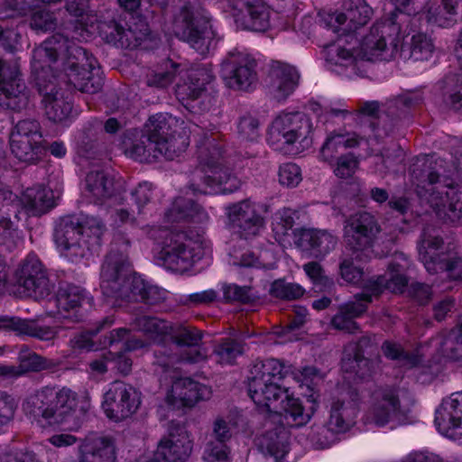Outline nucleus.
Here are the masks:
<instances>
[{
	"label": "nucleus",
	"mask_w": 462,
	"mask_h": 462,
	"mask_svg": "<svg viewBox=\"0 0 462 462\" xmlns=\"http://www.w3.org/2000/svg\"><path fill=\"white\" fill-rule=\"evenodd\" d=\"M356 404L353 402L334 401L330 408L328 430L339 433L349 429L357 414Z\"/></svg>",
	"instance_id": "obj_39"
},
{
	"label": "nucleus",
	"mask_w": 462,
	"mask_h": 462,
	"mask_svg": "<svg viewBox=\"0 0 462 462\" xmlns=\"http://www.w3.org/2000/svg\"><path fill=\"white\" fill-rule=\"evenodd\" d=\"M312 122L308 116L300 112H282L269 128L268 143L275 150H282L285 145L305 150L312 143Z\"/></svg>",
	"instance_id": "obj_7"
},
{
	"label": "nucleus",
	"mask_w": 462,
	"mask_h": 462,
	"mask_svg": "<svg viewBox=\"0 0 462 462\" xmlns=\"http://www.w3.org/2000/svg\"><path fill=\"white\" fill-rule=\"evenodd\" d=\"M210 251L200 233H168L157 258L167 269L182 273Z\"/></svg>",
	"instance_id": "obj_6"
},
{
	"label": "nucleus",
	"mask_w": 462,
	"mask_h": 462,
	"mask_svg": "<svg viewBox=\"0 0 462 462\" xmlns=\"http://www.w3.org/2000/svg\"><path fill=\"white\" fill-rule=\"evenodd\" d=\"M21 200L27 213L33 216L42 215L54 207L52 191L42 185L28 188Z\"/></svg>",
	"instance_id": "obj_37"
},
{
	"label": "nucleus",
	"mask_w": 462,
	"mask_h": 462,
	"mask_svg": "<svg viewBox=\"0 0 462 462\" xmlns=\"http://www.w3.org/2000/svg\"><path fill=\"white\" fill-rule=\"evenodd\" d=\"M435 424L438 430L448 435L451 430H462V392L455 393L437 409Z\"/></svg>",
	"instance_id": "obj_30"
},
{
	"label": "nucleus",
	"mask_w": 462,
	"mask_h": 462,
	"mask_svg": "<svg viewBox=\"0 0 462 462\" xmlns=\"http://www.w3.org/2000/svg\"><path fill=\"white\" fill-rule=\"evenodd\" d=\"M129 245L125 233L115 234L112 248L102 264L100 287L106 297L142 300L147 284L132 272L127 255Z\"/></svg>",
	"instance_id": "obj_4"
},
{
	"label": "nucleus",
	"mask_w": 462,
	"mask_h": 462,
	"mask_svg": "<svg viewBox=\"0 0 462 462\" xmlns=\"http://www.w3.org/2000/svg\"><path fill=\"white\" fill-rule=\"evenodd\" d=\"M300 217H305V215L290 208H283L275 214V220L285 230L317 231L316 229H310L301 226Z\"/></svg>",
	"instance_id": "obj_58"
},
{
	"label": "nucleus",
	"mask_w": 462,
	"mask_h": 462,
	"mask_svg": "<svg viewBox=\"0 0 462 462\" xmlns=\"http://www.w3.org/2000/svg\"><path fill=\"white\" fill-rule=\"evenodd\" d=\"M289 370L278 359L270 358L254 363L248 376V393L253 402L270 412L284 413L295 426L306 424L311 414L304 411L299 399L289 394L280 383Z\"/></svg>",
	"instance_id": "obj_2"
},
{
	"label": "nucleus",
	"mask_w": 462,
	"mask_h": 462,
	"mask_svg": "<svg viewBox=\"0 0 462 462\" xmlns=\"http://www.w3.org/2000/svg\"><path fill=\"white\" fill-rule=\"evenodd\" d=\"M376 342L374 336H363L356 342H350L345 346L343 356H361L365 353H372L376 350Z\"/></svg>",
	"instance_id": "obj_60"
},
{
	"label": "nucleus",
	"mask_w": 462,
	"mask_h": 462,
	"mask_svg": "<svg viewBox=\"0 0 462 462\" xmlns=\"http://www.w3.org/2000/svg\"><path fill=\"white\" fill-rule=\"evenodd\" d=\"M236 428V422L229 415L217 416L211 424L212 438L207 444H213V446H223L225 449H229L227 442L233 437V431Z\"/></svg>",
	"instance_id": "obj_47"
},
{
	"label": "nucleus",
	"mask_w": 462,
	"mask_h": 462,
	"mask_svg": "<svg viewBox=\"0 0 462 462\" xmlns=\"http://www.w3.org/2000/svg\"><path fill=\"white\" fill-rule=\"evenodd\" d=\"M373 14L372 8L365 0H346L343 12L328 14L326 18L328 27L334 32L354 35L352 32L368 23Z\"/></svg>",
	"instance_id": "obj_15"
},
{
	"label": "nucleus",
	"mask_w": 462,
	"mask_h": 462,
	"mask_svg": "<svg viewBox=\"0 0 462 462\" xmlns=\"http://www.w3.org/2000/svg\"><path fill=\"white\" fill-rule=\"evenodd\" d=\"M460 0H441L436 6L431 5L426 14L429 23L439 27L453 26L457 21Z\"/></svg>",
	"instance_id": "obj_44"
},
{
	"label": "nucleus",
	"mask_w": 462,
	"mask_h": 462,
	"mask_svg": "<svg viewBox=\"0 0 462 462\" xmlns=\"http://www.w3.org/2000/svg\"><path fill=\"white\" fill-rule=\"evenodd\" d=\"M434 50L433 42L427 34L416 32L402 42L401 56L405 60L422 61L431 58Z\"/></svg>",
	"instance_id": "obj_40"
},
{
	"label": "nucleus",
	"mask_w": 462,
	"mask_h": 462,
	"mask_svg": "<svg viewBox=\"0 0 462 462\" xmlns=\"http://www.w3.org/2000/svg\"><path fill=\"white\" fill-rule=\"evenodd\" d=\"M346 228H349V231H373L377 229V224L372 214L358 212L348 218Z\"/></svg>",
	"instance_id": "obj_62"
},
{
	"label": "nucleus",
	"mask_w": 462,
	"mask_h": 462,
	"mask_svg": "<svg viewBox=\"0 0 462 462\" xmlns=\"http://www.w3.org/2000/svg\"><path fill=\"white\" fill-rule=\"evenodd\" d=\"M401 42L400 27L392 21L376 23L370 32L359 41L356 35L340 39L330 51L336 65L355 69L361 60H385L395 58Z\"/></svg>",
	"instance_id": "obj_3"
},
{
	"label": "nucleus",
	"mask_w": 462,
	"mask_h": 462,
	"mask_svg": "<svg viewBox=\"0 0 462 462\" xmlns=\"http://www.w3.org/2000/svg\"><path fill=\"white\" fill-rule=\"evenodd\" d=\"M256 61L244 51H230L221 64L226 84L234 89L247 90L256 81Z\"/></svg>",
	"instance_id": "obj_14"
},
{
	"label": "nucleus",
	"mask_w": 462,
	"mask_h": 462,
	"mask_svg": "<svg viewBox=\"0 0 462 462\" xmlns=\"http://www.w3.org/2000/svg\"><path fill=\"white\" fill-rule=\"evenodd\" d=\"M79 462H116L113 440L97 434L88 435L79 445Z\"/></svg>",
	"instance_id": "obj_27"
},
{
	"label": "nucleus",
	"mask_w": 462,
	"mask_h": 462,
	"mask_svg": "<svg viewBox=\"0 0 462 462\" xmlns=\"http://www.w3.org/2000/svg\"><path fill=\"white\" fill-rule=\"evenodd\" d=\"M373 235L374 233H346V247L352 252L356 260L362 261L370 256V248H373Z\"/></svg>",
	"instance_id": "obj_51"
},
{
	"label": "nucleus",
	"mask_w": 462,
	"mask_h": 462,
	"mask_svg": "<svg viewBox=\"0 0 462 462\" xmlns=\"http://www.w3.org/2000/svg\"><path fill=\"white\" fill-rule=\"evenodd\" d=\"M428 202L443 222H456L462 218V187L450 184L438 186L430 192Z\"/></svg>",
	"instance_id": "obj_17"
},
{
	"label": "nucleus",
	"mask_w": 462,
	"mask_h": 462,
	"mask_svg": "<svg viewBox=\"0 0 462 462\" xmlns=\"http://www.w3.org/2000/svg\"><path fill=\"white\" fill-rule=\"evenodd\" d=\"M172 31L177 37L187 42L200 53L208 51L215 37L208 14L190 4H185L175 14Z\"/></svg>",
	"instance_id": "obj_9"
},
{
	"label": "nucleus",
	"mask_w": 462,
	"mask_h": 462,
	"mask_svg": "<svg viewBox=\"0 0 462 462\" xmlns=\"http://www.w3.org/2000/svg\"><path fill=\"white\" fill-rule=\"evenodd\" d=\"M446 102L455 109L462 107V69L457 75L447 79Z\"/></svg>",
	"instance_id": "obj_61"
},
{
	"label": "nucleus",
	"mask_w": 462,
	"mask_h": 462,
	"mask_svg": "<svg viewBox=\"0 0 462 462\" xmlns=\"http://www.w3.org/2000/svg\"><path fill=\"white\" fill-rule=\"evenodd\" d=\"M208 218L207 212L191 199L178 198L165 214L169 223H203Z\"/></svg>",
	"instance_id": "obj_34"
},
{
	"label": "nucleus",
	"mask_w": 462,
	"mask_h": 462,
	"mask_svg": "<svg viewBox=\"0 0 462 462\" xmlns=\"http://www.w3.org/2000/svg\"><path fill=\"white\" fill-rule=\"evenodd\" d=\"M140 402L138 393L132 385L116 381L105 393L102 408L107 418L121 421L135 413Z\"/></svg>",
	"instance_id": "obj_13"
},
{
	"label": "nucleus",
	"mask_w": 462,
	"mask_h": 462,
	"mask_svg": "<svg viewBox=\"0 0 462 462\" xmlns=\"http://www.w3.org/2000/svg\"><path fill=\"white\" fill-rule=\"evenodd\" d=\"M29 100L18 64L0 60V108L19 111L27 107Z\"/></svg>",
	"instance_id": "obj_11"
},
{
	"label": "nucleus",
	"mask_w": 462,
	"mask_h": 462,
	"mask_svg": "<svg viewBox=\"0 0 462 462\" xmlns=\"http://www.w3.org/2000/svg\"><path fill=\"white\" fill-rule=\"evenodd\" d=\"M18 369L21 376L30 372H40L49 369L51 361L32 351L27 346H22L18 352Z\"/></svg>",
	"instance_id": "obj_50"
},
{
	"label": "nucleus",
	"mask_w": 462,
	"mask_h": 462,
	"mask_svg": "<svg viewBox=\"0 0 462 462\" xmlns=\"http://www.w3.org/2000/svg\"><path fill=\"white\" fill-rule=\"evenodd\" d=\"M165 71L155 72L147 80L149 86L165 88L176 78V96L180 100L197 99L210 81L211 76L205 69H187L183 65L171 60L165 62Z\"/></svg>",
	"instance_id": "obj_8"
},
{
	"label": "nucleus",
	"mask_w": 462,
	"mask_h": 462,
	"mask_svg": "<svg viewBox=\"0 0 462 462\" xmlns=\"http://www.w3.org/2000/svg\"><path fill=\"white\" fill-rule=\"evenodd\" d=\"M354 299L355 300L338 306L337 312L333 316L330 321L331 326L335 329L350 334L359 330V326L355 319L362 316L367 310L368 303L371 302V295L363 292L356 294Z\"/></svg>",
	"instance_id": "obj_25"
},
{
	"label": "nucleus",
	"mask_w": 462,
	"mask_h": 462,
	"mask_svg": "<svg viewBox=\"0 0 462 462\" xmlns=\"http://www.w3.org/2000/svg\"><path fill=\"white\" fill-rule=\"evenodd\" d=\"M266 210V205L249 199L230 204L226 207L227 226L229 228L244 231L263 228L265 221L263 214Z\"/></svg>",
	"instance_id": "obj_18"
},
{
	"label": "nucleus",
	"mask_w": 462,
	"mask_h": 462,
	"mask_svg": "<svg viewBox=\"0 0 462 462\" xmlns=\"http://www.w3.org/2000/svg\"><path fill=\"white\" fill-rule=\"evenodd\" d=\"M270 292L275 298L292 300L300 298L304 290L299 284L286 282L284 280H277L273 282Z\"/></svg>",
	"instance_id": "obj_59"
},
{
	"label": "nucleus",
	"mask_w": 462,
	"mask_h": 462,
	"mask_svg": "<svg viewBox=\"0 0 462 462\" xmlns=\"http://www.w3.org/2000/svg\"><path fill=\"white\" fill-rule=\"evenodd\" d=\"M384 356L398 361L402 365L413 367L421 362V357L414 353L405 352L402 345L393 341H384L382 345Z\"/></svg>",
	"instance_id": "obj_53"
},
{
	"label": "nucleus",
	"mask_w": 462,
	"mask_h": 462,
	"mask_svg": "<svg viewBox=\"0 0 462 462\" xmlns=\"http://www.w3.org/2000/svg\"><path fill=\"white\" fill-rule=\"evenodd\" d=\"M341 367L345 373L355 374L361 380L371 378L377 372V363L365 356H342Z\"/></svg>",
	"instance_id": "obj_48"
},
{
	"label": "nucleus",
	"mask_w": 462,
	"mask_h": 462,
	"mask_svg": "<svg viewBox=\"0 0 462 462\" xmlns=\"http://www.w3.org/2000/svg\"><path fill=\"white\" fill-rule=\"evenodd\" d=\"M32 69L40 85L51 72L52 79H59L81 92L94 94L103 85L96 58L60 33L33 50Z\"/></svg>",
	"instance_id": "obj_1"
},
{
	"label": "nucleus",
	"mask_w": 462,
	"mask_h": 462,
	"mask_svg": "<svg viewBox=\"0 0 462 462\" xmlns=\"http://www.w3.org/2000/svg\"><path fill=\"white\" fill-rule=\"evenodd\" d=\"M77 393L63 387L45 386L30 394L23 404L26 415L42 426L59 427L67 422L78 406Z\"/></svg>",
	"instance_id": "obj_5"
},
{
	"label": "nucleus",
	"mask_w": 462,
	"mask_h": 462,
	"mask_svg": "<svg viewBox=\"0 0 462 462\" xmlns=\"http://www.w3.org/2000/svg\"><path fill=\"white\" fill-rule=\"evenodd\" d=\"M184 150V142L182 143V146L171 144V146L163 148L162 146L158 145L147 135L142 136L140 139L133 142L130 146H126L125 153L126 156L141 162H152L160 157H163L167 160H173Z\"/></svg>",
	"instance_id": "obj_23"
},
{
	"label": "nucleus",
	"mask_w": 462,
	"mask_h": 462,
	"mask_svg": "<svg viewBox=\"0 0 462 462\" xmlns=\"http://www.w3.org/2000/svg\"><path fill=\"white\" fill-rule=\"evenodd\" d=\"M148 32L147 24L142 21L127 27L121 23L112 21L101 29V33L108 43L124 49H134L139 46Z\"/></svg>",
	"instance_id": "obj_24"
},
{
	"label": "nucleus",
	"mask_w": 462,
	"mask_h": 462,
	"mask_svg": "<svg viewBox=\"0 0 462 462\" xmlns=\"http://www.w3.org/2000/svg\"><path fill=\"white\" fill-rule=\"evenodd\" d=\"M271 75L272 94L278 101L284 100L293 92L300 78L295 68L279 61L273 65Z\"/></svg>",
	"instance_id": "obj_32"
},
{
	"label": "nucleus",
	"mask_w": 462,
	"mask_h": 462,
	"mask_svg": "<svg viewBox=\"0 0 462 462\" xmlns=\"http://www.w3.org/2000/svg\"><path fill=\"white\" fill-rule=\"evenodd\" d=\"M355 257L344 258L339 264L340 275L344 281L352 284H359L366 290L365 284L369 281L365 279L361 267L354 263Z\"/></svg>",
	"instance_id": "obj_57"
},
{
	"label": "nucleus",
	"mask_w": 462,
	"mask_h": 462,
	"mask_svg": "<svg viewBox=\"0 0 462 462\" xmlns=\"http://www.w3.org/2000/svg\"><path fill=\"white\" fill-rule=\"evenodd\" d=\"M462 173V155L457 159V165L454 168V172L446 174L444 161L440 158L435 159L433 156H423L417 159V164L412 171L414 178L420 182L428 181L430 184L437 183L440 175L450 177L452 175Z\"/></svg>",
	"instance_id": "obj_31"
},
{
	"label": "nucleus",
	"mask_w": 462,
	"mask_h": 462,
	"mask_svg": "<svg viewBox=\"0 0 462 462\" xmlns=\"http://www.w3.org/2000/svg\"><path fill=\"white\" fill-rule=\"evenodd\" d=\"M244 346L241 342L226 338L222 340L214 349L216 362L222 365H232L236 358L242 355Z\"/></svg>",
	"instance_id": "obj_54"
},
{
	"label": "nucleus",
	"mask_w": 462,
	"mask_h": 462,
	"mask_svg": "<svg viewBox=\"0 0 462 462\" xmlns=\"http://www.w3.org/2000/svg\"><path fill=\"white\" fill-rule=\"evenodd\" d=\"M334 174L340 179L351 178L359 167V160L353 153H346L335 158L330 164Z\"/></svg>",
	"instance_id": "obj_56"
},
{
	"label": "nucleus",
	"mask_w": 462,
	"mask_h": 462,
	"mask_svg": "<svg viewBox=\"0 0 462 462\" xmlns=\"http://www.w3.org/2000/svg\"><path fill=\"white\" fill-rule=\"evenodd\" d=\"M125 190V180L121 178L116 179L105 170H91L85 178L84 193L94 202H102Z\"/></svg>",
	"instance_id": "obj_22"
},
{
	"label": "nucleus",
	"mask_w": 462,
	"mask_h": 462,
	"mask_svg": "<svg viewBox=\"0 0 462 462\" xmlns=\"http://www.w3.org/2000/svg\"><path fill=\"white\" fill-rule=\"evenodd\" d=\"M171 340L174 348L184 355L188 363H197L206 359L207 351L201 346L202 333L194 327L180 324L172 325Z\"/></svg>",
	"instance_id": "obj_20"
},
{
	"label": "nucleus",
	"mask_w": 462,
	"mask_h": 462,
	"mask_svg": "<svg viewBox=\"0 0 462 462\" xmlns=\"http://www.w3.org/2000/svg\"><path fill=\"white\" fill-rule=\"evenodd\" d=\"M192 439L183 428H178L163 437L155 452L156 462H184L191 454Z\"/></svg>",
	"instance_id": "obj_21"
},
{
	"label": "nucleus",
	"mask_w": 462,
	"mask_h": 462,
	"mask_svg": "<svg viewBox=\"0 0 462 462\" xmlns=\"http://www.w3.org/2000/svg\"><path fill=\"white\" fill-rule=\"evenodd\" d=\"M179 125L180 120L171 115H154L149 118L146 125L148 136L163 148L169 147L171 144L182 146L183 142L186 147L188 143L185 138L181 137L179 140L175 137L176 128Z\"/></svg>",
	"instance_id": "obj_26"
},
{
	"label": "nucleus",
	"mask_w": 462,
	"mask_h": 462,
	"mask_svg": "<svg viewBox=\"0 0 462 462\" xmlns=\"http://www.w3.org/2000/svg\"><path fill=\"white\" fill-rule=\"evenodd\" d=\"M359 143L356 134L343 130L329 133L320 149V158L331 164L339 151L353 148Z\"/></svg>",
	"instance_id": "obj_38"
},
{
	"label": "nucleus",
	"mask_w": 462,
	"mask_h": 462,
	"mask_svg": "<svg viewBox=\"0 0 462 462\" xmlns=\"http://www.w3.org/2000/svg\"><path fill=\"white\" fill-rule=\"evenodd\" d=\"M293 236L297 247L315 258L325 256L336 245L330 233H293Z\"/></svg>",
	"instance_id": "obj_35"
},
{
	"label": "nucleus",
	"mask_w": 462,
	"mask_h": 462,
	"mask_svg": "<svg viewBox=\"0 0 462 462\" xmlns=\"http://www.w3.org/2000/svg\"><path fill=\"white\" fill-rule=\"evenodd\" d=\"M400 264L391 263L389 265V278L386 279L383 276H379L377 280L369 279L365 284L368 294L378 295L383 287L390 290L394 293L402 292L403 289L407 286V278L401 274Z\"/></svg>",
	"instance_id": "obj_42"
},
{
	"label": "nucleus",
	"mask_w": 462,
	"mask_h": 462,
	"mask_svg": "<svg viewBox=\"0 0 462 462\" xmlns=\"http://www.w3.org/2000/svg\"><path fill=\"white\" fill-rule=\"evenodd\" d=\"M133 324L137 330L156 343H162L166 336H170L172 327L171 322L152 316L136 317Z\"/></svg>",
	"instance_id": "obj_43"
},
{
	"label": "nucleus",
	"mask_w": 462,
	"mask_h": 462,
	"mask_svg": "<svg viewBox=\"0 0 462 462\" xmlns=\"http://www.w3.org/2000/svg\"><path fill=\"white\" fill-rule=\"evenodd\" d=\"M10 141L12 152L18 160L25 162H37L44 152L42 139L33 141L31 138L11 136Z\"/></svg>",
	"instance_id": "obj_45"
},
{
	"label": "nucleus",
	"mask_w": 462,
	"mask_h": 462,
	"mask_svg": "<svg viewBox=\"0 0 462 462\" xmlns=\"http://www.w3.org/2000/svg\"><path fill=\"white\" fill-rule=\"evenodd\" d=\"M210 396L211 390L207 385L190 378H179L173 381L166 395V402L176 409L191 408Z\"/></svg>",
	"instance_id": "obj_19"
},
{
	"label": "nucleus",
	"mask_w": 462,
	"mask_h": 462,
	"mask_svg": "<svg viewBox=\"0 0 462 462\" xmlns=\"http://www.w3.org/2000/svg\"><path fill=\"white\" fill-rule=\"evenodd\" d=\"M84 233H55V244L64 256L74 260L84 254V249L80 244L81 236Z\"/></svg>",
	"instance_id": "obj_52"
},
{
	"label": "nucleus",
	"mask_w": 462,
	"mask_h": 462,
	"mask_svg": "<svg viewBox=\"0 0 462 462\" xmlns=\"http://www.w3.org/2000/svg\"><path fill=\"white\" fill-rule=\"evenodd\" d=\"M204 187L191 184L194 193L230 194L238 190L243 182L237 174L227 164V162L217 151L214 155L205 159Z\"/></svg>",
	"instance_id": "obj_10"
},
{
	"label": "nucleus",
	"mask_w": 462,
	"mask_h": 462,
	"mask_svg": "<svg viewBox=\"0 0 462 462\" xmlns=\"http://www.w3.org/2000/svg\"><path fill=\"white\" fill-rule=\"evenodd\" d=\"M11 136L31 138L33 141L42 139L40 124L36 120L32 119L19 121Z\"/></svg>",
	"instance_id": "obj_63"
},
{
	"label": "nucleus",
	"mask_w": 462,
	"mask_h": 462,
	"mask_svg": "<svg viewBox=\"0 0 462 462\" xmlns=\"http://www.w3.org/2000/svg\"><path fill=\"white\" fill-rule=\"evenodd\" d=\"M181 362H186L184 355L174 348L173 346L172 347L162 346L154 351L152 365L154 366V372L158 374L163 375L174 373L177 365Z\"/></svg>",
	"instance_id": "obj_46"
},
{
	"label": "nucleus",
	"mask_w": 462,
	"mask_h": 462,
	"mask_svg": "<svg viewBox=\"0 0 462 462\" xmlns=\"http://www.w3.org/2000/svg\"><path fill=\"white\" fill-rule=\"evenodd\" d=\"M421 101V96L415 92H407L391 99L386 103L387 114L391 116L400 117L410 108L417 106Z\"/></svg>",
	"instance_id": "obj_55"
},
{
	"label": "nucleus",
	"mask_w": 462,
	"mask_h": 462,
	"mask_svg": "<svg viewBox=\"0 0 462 462\" xmlns=\"http://www.w3.org/2000/svg\"><path fill=\"white\" fill-rule=\"evenodd\" d=\"M14 284L19 293L35 299L50 294V281L42 262L35 254H28L14 272Z\"/></svg>",
	"instance_id": "obj_12"
},
{
	"label": "nucleus",
	"mask_w": 462,
	"mask_h": 462,
	"mask_svg": "<svg viewBox=\"0 0 462 462\" xmlns=\"http://www.w3.org/2000/svg\"><path fill=\"white\" fill-rule=\"evenodd\" d=\"M46 81L47 78L42 79V85H40L39 80H37V85L39 86L40 90L45 91L43 103L46 116L51 121L63 122L71 113V102L54 87L48 91V85L46 84Z\"/></svg>",
	"instance_id": "obj_33"
},
{
	"label": "nucleus",
	"mask_w": 462,
	"mask_h": 462,
	"mask_svg": "<svg viewBox=\"0 0 462 462\" xmlns=\"http://www.w3.org/2000/svg\"><path fill=\"white\" fill-rule=\"evenodd\" d=\"M88 300V294L81 287L74 284L61 286L56 296L58 312L63 319L79 321L80 308Z\"/></svg>",
	"instance_id": "obj_29"
},
{
	"label": "nucleus",
	"mask_w": 462,
	"mask_h": 462,
	"mask_svg": "<svg viewBox=\"0 0 462 462\" xmlns=\"http://www.w3.org/2000/svg\"><path fill=\"white\" fill-rule=\"evenodd\" d=\"M400 400L394 389H380L374 394L369 419L377 426H384L400 412Z\"/></svg>",
	"instance_id": "obj_28"
},
{
	"label": "nucleus",
	"mask_w": 462,
	"mask_h": 462,
	"mask_svg": "<svg viewBox=\"0 0 462 462\" xmlns=\"http://www.w3.org/2000/svg\"><path fill=\"white\" fill-rule=\"evenodd\" d=\"M103 222L93 216L83 213L61 217L56 225L57 231H69L76 229H101Z\"/></svg>",
	"instance_id": "obj_49"
},
{
	"label": "nucleus",
	"mask_w": 462,
	"mask_h": 462,
	"mask_svg": "<svg viewBox=\"0 0 462 462\" xmlns=\"http://www.w3.org/2000/svg\"><path fill=\"white\" fill-rule=\"evenodd\" d=\"M231 15L236 23L257 32L270 26L271 9L263 0H227Z\"/></svg>",
	"instance_id": "obj_16"
},
{
	"label": "nucleus",
	"mask_w": 462,
	"mask_h": 462,
	"mask_svg": "<svg viewBox=\"0 0 462 462\" xmlns=\"http://www.w3.org/2000/svg\"><path fill=\"white\" fill-rule=\"evenodd\" d=\"M279 181L286 187H295L301 181V171L295 163H285L280 167Z\"/></svg>",
	"instance_id": "obj_64"
},
{
	"label": "nucleus",
	"mask_w": 462,
	"mask_h": 462,
	"mask_svg": "<svg viewBox=\"0 0 462 462\" xmlns=\"http://www.w3.org/2000/svg\"><path fill=\"white\" fill-rule=\"evenodd\" d=\"M0 328L12 330L17 335L30 336L44 341L51 340L56 336V331L51 327L38 326L32 320L16 317H0Z\"/></svg>",
	"instance_id": "obj_36"
},
{
	"label": "nucleus",
	"mask_w": 462,
	"mask_h": 462,
	"mask_svg": "<svg viewBox=\"0 0 462 462\" xmlns=\"http://www.w3.org/2000/svg\"><path fill=\"white\" fill-rule=\"evenodd\" d=\"M287 433L284 430H268L257 439V446L264 456L282 462L287 454Z\"/></svg>",
	"instance_id": "obj_41"
}]
</instances>
